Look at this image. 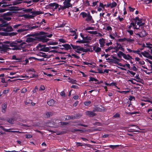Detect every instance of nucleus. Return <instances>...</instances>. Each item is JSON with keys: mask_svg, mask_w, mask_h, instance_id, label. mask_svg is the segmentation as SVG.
Listing matches in <instances>:
<instances>
[{"mask_svg": "<svg viewBox=\"0 0 152 152\" xmlns=\"http://www.w3.org/2000/svg\"><path fill=\"white\" fill-rule=\"evenodd\" d=\"M42 42H46L49 40V39L46 38L45 36H43Z\"/></svg>", "mask_w": 152, "mask_h": 152, "instance_id": "nucleus-34", "label": "nucleus"}, {"mask_svg": "<svg viewBox=\"0 0 152 152\" xmlns=\"http://www.w3.org/2000/svg\"><path fill=\"white\" fill-rule=\"evenodd\" d=\"M70 45L71 46V47H72V48L74 49H77V48L79 47L78 45H75L72 44H71Z\"/></svg>", "mask_w": 152, "mask_h": 152, "instance_id": "nucleus-60", "label": "nucleus"}, {"mask_svg": "<svg viewBox=\"0 0 152 152\" xmlns=\"http://www.w3.org/2000/svg\"><path fill=\"white\" fill-rule=\"evenodd\" d=\"M76 146L77 147H79L80 146H87L88 147L90 145L88 144H86L84 143H82L80 142H76Z\"/></svg>", "mask_w": 152, "mask_h": 152, "instance_id": "nucleus-15", "label": "nucleus"}, {"mask_svg": "<svg viewBox=\"0 0 152 152\" xmlns=\"http://www.w3.org/2000/svg\"><path fill=\"white\" fill-rule=\"evenodd\" d=\"M45 45H42L40 44H39V47L41 48L40 49V51L44 52H48L49 51V47H46Z\"/></svg>", "mask_w": 152, "mask_h": 152, "instance_id": "nucleus-6", "label": "nucleus"}, {"mask_svg": "<svg viewBox=\"0 0 152 152\" xmlns=\"http://www.w3.org/2000/svg\"><path fill=\"white\" fill-rule=\"evenodd\" d=\"M8 25V23L6 21H4L3 22L2 24H1V26L2 27H7Z\"/></svg>", "mask_w": 152, "mask_h": 152, "instance_id": "nucleus-41", "label": "nucleus"}, {"mask_svg": "<svg viewBox=\"0 0 152 152\" xmlns=\"http://www.w3.org/2000/svg\"><path fill=\"white\" fill-rule=\"evenodd\" d=\"M82 114L80 113H77L75 114V116H74V117L75 118V119H78L80 118L82 116Z\"/></svg>", "mask_w": 152, "mask_h": 152, "instance_id": "nucleus-33", "label": "nucleus"}, {"mask_svg": "<svg viewBox=\"0 0 152 152\" xmlns=\"http://www.w3.org/2000/svg\"><path fill=\"white\" fill-rule=\"evenodd\" d=\"M46 34L45 32L43 31H40L39 33H36L34 34V35L35 36H37L38 35H43Z\"/></svg>", "mask_w": 152, "mask_h": 152, "instance_id": "nucleus-40", "label": "nucleus"}, {"mask_svg": "<svg viewBox=\"0 0 152 152\" xmlns=\"http://www.w3.org/2000/svg\"><path fill=\"white\" fill-rule=\"evenodd\" d=\"M44 12L42 11H35L33 12V14L34 15H38L40 14H43Z\"/></svg>", "mask_w": 152, "mask_h": 152, "instance_id": "nucleus-24", "label": "nucleus"}, {"mask_svg": "<svg viewBox=\"0 0 152 152\" xmlns=\"http://www.w3.org/2000/svg\"><path fill=\"white\" fill-rule=\"evenodd\" d=\"M4 31L7 32H10L13 31L12 27L10 26H7L6 28L5 29Z\"/></svg>", "mask_w": 152, "mask_h": 152, "instance_id": "nucleus-23", "label": "nucleus"}, {"mask_svg": "<svg viewBox=\"0 0 152 152\" xmlns=\"http://www.w3.org/2000/svg\"><path fill=\"white\" fill-rule=\"evenodd\" d=\"M23 0H16L14 1L13 2V4L16 5L20 4L22 2V1Z\"/></svg>", "mask_w": 152, "mask_h": 152, "instance_id": "nucleus-26", "label": "nucleus"}, {"mask_svg": "<svg viewBox=\"0 0 152 152\" xmlns=\"http://www.w3.org/2000/svg\"><path fill=\"white\" fill-rule=\"evenodd\" d=\"M141 54L144 57L147 58H148L149 56L150 55L148 52H147L146 51H145L144 52H141Z\"/></svg>", "mask_w": 152, "mask_h": 152, "instance_id": "nucleus-20", "label": "nucleus"}, {"mask_svg": "<svg viewBox=\"0 0 152 152\" xmlns=\"http://www.w3.org/2000/svg\"><path fill=\"white\" fill-rule=\"evenodd\" d=\"M87 32L91 34H96L98 33V32L96 31H87Z\"/></svg>", "mask_w": 152, "mask_h": 152, "instance_id": "nucleus-48", "label": "nucleus"}, {"mask_svg": "<svg viewBox=\"0 0 152 152\" xmlns=\"http://www.w3.org/2000/svg\"><path fill=\"white\" fill-rule=\"evenodd\" d=\"M71 0H64L63 2V4L67 8H68L70 7H72V5L70 3Z\"/></svg>", "mask_w": 152, "mask_h": 152, "instance_id": "nucleus-7", "label": "nucleus"}, {"mask_svg": "<svg viewBox=\"0 0 152 152\" xmlns=\"http://www.w3.org/2000/svg\"><path fill=\"white\" fill-rule=\"evenodd\" d=\"M12 15V13L11 12H7L6 13H4L2 15H5V16H10V15Z\"/></svg>", "mask_w": 152, "mask_h": 152, "instance_id": "nucleus-49", "label": "nucleus"}, {"mask_svg": "<svg viewBox=\"0 0 152 152\" xmlns=\"http://www.w3.org/2000/svg\"><path fill=\"white\" fill-rule=\"evenodd\" d=\"M117 55L120 58H121V57L122 56H123V57L125 59H129L127 57H126V55L122 52L121 51H119L118 52V53L117 54Z\"/></svg>", "mask_w": 152, "mask_h": 152, "instance_id": "nucleus-11", "label": "nucleus"}, {"mask_svg": "<svg viewBox=\"0 0 152 152\" xmlns=\"http://www.w3.org/2000/svg\"><path fill=\"white\" fill-rule=\"evenodd\" d=\"M91 40V37H88V36H86V37H83V40H85L86 41H87L88 42V43L90 42V40Z\"/></svg>", "mask_w": 152, "mask_h": 152, "instance_id": "nucleus-28", "label": "nucleus"}, {"mask_svg": "<svg viewBox=\"0 0 152 152\" xmlns=\"http://www.w3.org/2000/svg\"><path fill=\"white\" fill-rule=\"evenodd\" d=\"M58 44L57 42H53V41H50L48 43V45H56Z\"/></svg>", "mask_w": 152, "mask_h": 152, "instance_id": "nucleus-36", "label": "nucleus"}, {"mask_svg": "<svg viewBox=\"0 0 152 152\" xmlns=\"http://www.w3.org/2000/svg\"><path fill=\"white\" fill-rule=\"evenodd\" d=\"M58 41L62 43H65L66 41L64 39H58Z\"/></svg>", "mask_w": 152, "mask_h": 152, "instance_id": "nucleus-62", "label": "nucleus"}, {"mask_svg": "<svg viewBox=\"0 0 152 152\" xmlns=\"http://www.w3.org/2000/svg\"><path fill=\"white\" fill-rule=\"evenodd\" d=\"M1 45H2V48L0 50L1 51H3L4 52H5L11 49V48H8V47L5 45L1 44Z\"/></svg>", "mask_w": 152, "mask_h": 152, "instance_id": "nucleus-9", "label": "nucleus"}, {"mask_svg": "<svg viewBox=\"0 0 152 152\" xmlns=\"http://www.w3.org/2000/svg\"><path fill=\"white\" fill-rule=\"evenodd\" d=\"M47 104L50 106H53L54 104V101L51 99L47 102Z\"/></svg>", "mask_w": 152, "mask_h": 152, "instance_id": "nucleus-22", "label": "nucleus"}, {"mask_svg": "<svg viewBox=\"0 0 152 152\" xmlns=\"http://www.w3.org/2000/svg\"><path fill=\"white\" fill-rule=\"evenodd\" d=\"M126 73L127 74L130 73L133 76H134L136 74L135 72H134L132 71H130L129 70H128L127 71Z\"/></svg>", "mask_w": 152, "mask_h": 152, "instance_id": "nucleus-44", "label": "nucleus"}, {"mask_svg": "<svg viewBox=\"0 0 152 152\" xmlns=\"http://www.w3.org/2000/svg\"><path fill=\"white\" fill-rule=\"evenodd\" d=\"M22 42L23 41L22 40H17L16 41H13V42H15L17 44V47H18V46L20 45V49L15 50H20L22 48L25 47L26 43L25 42Z\"/></svg>", "mask_w": 152, "mask_h": 152, "instance_id": "nucleus-2", "label": "nucleus"}, {"mask_svg": "<svg viewBox=\"0 0 152 152\" xmlns=\"http://www.w3.org/2000/svg\"><path fill=\"white\" fill-rule=\"evenodd\" d=\"M40 54L38 55V56L41 57H42L45 58H49V56L47 55L45 53L40 52Z\"/></svg>", "mask_w": 152, "mask_h": 152, "instance_id": "nucleus-21", "label": "nucleus"}, {"mask_svg": "<svg viewBox=\"0 0 152 152\" xmlns=\"http://www.w3.org/2000/svg\"><path fill=\"white\" fill-rule=\"evenodd\" d=\"M94 125H97V126H102V124L99 122H96L93 124Z\"/></svg>", "mask_w": 152, "mask_h": 152, "instance_id": "nucleus-51", "label": "nucleus"}, {"mask_svg": "<svg viewBox=\"0 0 152 152\" xmlns=\"http://www.w3.org/2000/svg\"><path fill=\"white\" fill-rule=\"evenodd\" d=\"M7 121L9 123L11 124H13V119L12 118H9L7 120Z\"/></svg>", "mask_w": 152, "mask_h": 152, "instance_id": "nucleus-54", "label": "nucleus"}, {"mask_svg": "<svg viewBox=\"0 0 152 152\" xmlns=\"http://www.w3.org/2000/svg\"><path fill=\"white\" fill-rule=\"evenodd\" d=\"M35 39L34 38L31 37H28L26 38V42L28 43H30L31 42H33L34 41Z\"/></svg>", "mask_w": 152, "mask_h": 152, "instance_id": "nucleus-18", "label": "nucleus"}, {"mask_svg": "<svg viewBox=\"0 0 152 152\" xmlns=\"http://www.w3.org/2000/svg\"><path fill=\"white\" fill-rule=\"evenodd\" d=\"M49 50L51 49H58L59 47L58 46L49 47Z\"/></svg>", "mask_w": 152, "mask_h": 152, "instance_id": "nucleus-53", "label": "nucleus"}, {"mask_svg": "<svg viewBox=\"0 0 152 152\" xmlns=\"http://www.w3.org/2000/svg\"><path fill=\"white\" fill-rule=\"evenodd\" d=\"M43 36H40L39 37H36V38L39 41L42 42V39L43 38Z\"/></svg>", "mask_w": 152, "mask_h": 152, "instance_id": "nucleus-57", "label": "nucleus"}, {"mask_svg": "<svg viewBox=\"0 0 152 152\" xmlns=\"http://www.w3.org/2000/svg\"><path fill=\"white\" fill-rule=\"evenodd\" d=\"M1 16L3 17V18L4 20L7 21L10 20L12 19L11 18L10 16L5 15H2Z\"/></svg>", "mask_w": 152, "mask_h": 152, "instance_id": "nucleus-19", "label": "nucleus"}, {"mask_svg": "<svg viewBox=\"0 0 152 152\" xmlns=\"http://www.w3.org/2000/svg\"><path fill=\"white\" fill-rule=\"evenodd\" d=\"M0 128L3 130L5 132H12L13 133H21V132L19 131H10V129H7L4 128L3 126H0Z\"/></svg>", "mask_w": 152, "mask_h": 152, "instance_id": "nucleus-10", "label": "nucleus"}, {"mask_svg": "<svg viewBox=\"0 0 152 152\" xmlns=\"http://www.w3.org/2000/svg\"><path fill=\"white\" fill-rule=\"evenodd\" d=\"M137 25L139 26V27H141L144 25L145 23H142V19L141 20V21L137 22Z\"/></svg>", "mask_w": 152, "mask_h": 152, "instance_id": "nucleus-25", "label": "nucleus"}, {"mask_svg": "<svg viewBox=\"0 0 152 152\" xmlns=\"http://www.w3.org/2000/svg\"><path fill=\"white\" fill-rule=\"evenodd\" d=\"M64 48V49L66 50H71L72 49L70 45L68 44H65L62 45Z\"/></svg>", "mask_w": 152, "mask_h": 152, "instance_id": "nucleus-12", "label": "nucleus"}, {"mask_svg": "<svg viewBox=\"0 0 152 152\" xmlns=\"http://www.w3.org/2000/svg\"><path fill=\"white\" fill-rule=\"evenodd\" d=\"M38 77V75H37L32 74V76H30V78H37Z\"/></svg>", "mask_w": 152, "mask_h": 152, "instance_id": "nucleus-63", "label": "nucleus"}, {"mask_svg": "<svg viewBox=\"0 0 152 152\" xmlns=\"http://www.w3.org/2000/svg\"><path fill=\"white\" fill-rule=\"evenodd\" d=\"M10 0H3L1 2H0V6L2 7H6L10 5L11 4L9 2Z\"/></svg>", "mask_w": 152, "mask_h": 152, "instance_id": "nucleus-5", "label": "nucleus"}, {"mask_svg": "<svg viewBox=\"0 0 152 152\" xmlns=\"http://www.w3.org/2000/svg\"><path fill=\"white\" fill-rule=\"evenodd\" d=\"M113 62L115 64H118V65H119L121 66L125 67V65H124H124L122 64H121L120 62H118L116 61H113Z\"/></svg>", "mask_w": 152, "mask_h": 152, "instance_id": "nucleus-45", "label": "nucleus"}, {"mask_svg": "<svg viewBox=\"0 0 152 152\" xmlns=\"http://www.w3.org/2000/svg\"><path fill=\"white\" fill-rule=\"evenodd\" d=\"M69 82L72 84H77V81L76 80L73 79H71Z\"/></svg>", "mask_w": 152, "mask_h": 152, "instance_id": "nucleus-55", "label": "nucleus"}, {"mask_svg": "<svg viewBox=\"0 0 152 152\" xmlns=\"http://www.w3.org/2000/svg\"><path fill=\"white\" fill-rule=\"evenodd\" d=\"M89 78H90V79L88 81L89 82L94 81L96 82V81H98V80L97 79L95 78L94 77H89Z\"/></svg>", "mask_w": 152, "mask_h": 152, "instance_id": "nucleus-35", "label": "nucleus"}, {"mask_svg": "<svg viewBox=\"0 0 152 152\" xmlns=\"http://www.w3.org/2000/svg\"><path fill=\"white\" fill-rule=\"evenodd\" d=\"M116 44L118 45V49L119 50V49H120L122 51H123L124 50V48H123L122 46L120 43L117 42L116 43Z\"/></svg>", "mask_w": 152, "mask_h": 152, "instance_id": "nucleus-30", "label": "nucleus"}, {"mask_svg": "<svg viewBox=\"0 0 152 152\" xmlns=\"http://www.w3.org/2000/svg\"><path fill=\"white\" fill-rule=\"evenodd\" d=\"M54 6H55L54 9H56L58 7L59 5L56 2L50 3L49 4L47 5L45 8L46 9H51V7H53Z\"/></svg>", "mask_w": 152, "mask_h": 152, "instance_id": "nucleus-4", "label": "nucleus"}, {"mask_svg": "<svg viewBox=\"0 0 152 152\" xmlns=\"http://www.w3.org/2000/svg\"><path fill=\"white\" fill-rule=\"evenodd\" d=\"M143 99H142V100L145 102H150V100L151 99L148 98V97H143Z\"/></svg>", "mask_w": 152, "mask_h": 152, "instance_id": "nucleus-37", "label": "nucleus"}, {"mask_svg": "<svg viewBox=\"0 0 152 152\" xmlns=\"http://www.w3.org/2000/svg\"><path fill=\"white\" fill-rule=\"evenodd\" d=\"M85 113L86 115L89 116L90 117H93L96 115V114L90 110H87L86 111Z\"/></svg>", "mask_w": 152, "mask_h": 152, "instance_id": "nucleus-8", "label": "nucleus"}, {"mask_svg": "<svg viewBox=\"0 0 152 152\" xmlns=\"http://www.w3.org/2000/svg\"><path fill=\"white\" fill-rule=\"evenodd\" d=\"M59 6H60V7L58 8V9L59 11H60L61 10H63L64 9L67 8L64 5V6L59 5Z\"/></svg>", "mask_w": 152, "mask_h": 152, "instance_id": "nucleus-32", "label": "nucleus"}, {"mask_svg": "<svg viewBox=\"0 0 152 152\" xmlns=\"http://www.w3.org/2000/svg\"><path fill=\"white\" fill-rule=\"evenodd\" d=\"M66 118H65L66 120H68L69 119H75V118L74 117V116L72 115H67L66 116Z\"/></svg>", "mask_w": 152, "mask_h": 152, "instance_id": "nucleus-29", "label": "nucleus"}, {"mask_svg": "<svg viewBox=\"0 0 152 152\" xmlns=\"http://www.w3.org/2000/svg\"><path fill=\"white\" fill-rule=\"evenodd\" d=\"M17 34V33L12 32L9 33V35L11 37L16 35Z\"/></svg>", "mask_w": 152, "mask_h": 152, "instance_id": "nucleus-50", "label": "nucleus"}, {"mask_svg": "<svg viewBox=\"0 0 152 152\" xmlns=\"http://www.w3.org/2000/svg\"><path fill=\"white\" fill-rule=\"evenodd\" d=\"M76 42L79 43H88V41L83 40L77 41Z\"/></svg>", "mask_w": 152, "mask_h": 152, "instance_id": "nucleus-31", "label": "nucleus"}, {"mask_svg": "<svg viewBox=\"0 0 152 152\" xmlns=\"http://www.w3.org/2000/svg\"><path fill=\"white\" fill-rule=\"evenodd\" d=\"M31 26L30 25H28L26 26L25 28H26V29H25V30H26V31L28 30H31Z\"/></svg>", "mask_w": 152, "mask_h": 152, "instance_id": "nucleus-43", "label": "nucleus"}, {"mask_svg": "<svg viewBox=\"0 0 152 152\" xmlns=\"http://www.w3.org/2000/svg\"><path fill=\"white\" fill-rule=\"evenodd\" d=\"M126 40H127V38H124L122 39H118V41L119 42H121L126 41Z\"/></svg>", "mask_w": 152, "mask_h": 152, "instance_id": "nucleus-56", "label": "nucleus"}, {"mask_svg": "<svg viewBox=\"0 0 152 152\" xmlns=\"http://www.w3.org/2000/svg\"><path fill=\"white\" fill-rule=\"evenodd\" d=\"M119 145H110L108 146L110 148H112L113 149H114L116 148L119 147Z\"/></svg>", "mask_w": 152, "mask_h": 152, "instance_id": "nucleus-39", "label": "nucleus"}, {"mask_svg": "<svg viewBox=\"0 0 152 152\" xmlns=\"http://www.w3.org/2000/svg\"><path fill=\"white\" fill-rule=\"evenodd\" d=\"M8 10L11 11H14L17 10V9L16 8L14 7H9V9Z\"/></svg>", "mask_w": 152, "mask_h": 152, "instance_id": "nucleus-42", "label": "nucleus"}, {"mask_svg": "<svg viewBox=\"0 0 152 152\" xmlns=\"http://www.w3.org/2000/svg\"><path fill=\"white\" fill-rule=\"evenodd\" d=\"M45 114L47 117L48 118L52 116L53 115V112L48 111L46 112Z\"/></svg>", "mask_w": 152, "mask_h": 152, "instance_id": "nucleus-27", "label": "nucleus"}, {"mask_svg": "<svg viewBox=\"0 0 152 152\" xmlns=\"http://www.w3.org/2000/svg\"><path fill=\"white\" fill-rule=\"evenodd\" d=\"M141 28L142 30V31L140 33L136 34V35L139 36L140 38H143L146 36L147 34V33L146 31L144 30V27H141Z\"/></svg>", "mask_w": 152, "mask_h": 152, "instance_id": "nucleus-3", "label": "nucleus"}, {"mask_svg": "<svg viewBox=\"0 0 152 152\" xmlns=\"http://www.w3.org/2000/svg\"><path fill=\"white\" fill-rule=\"evenodd\" d=\"M80 15H82L83 17V18H84L85 17H87L88 15L86 12H83L80 13Z\"/></svg>", "mask_w": 152, "mask_h": 152, "instance_id": "nucleus-47", "label": "nucleus"}, {"mask_svg": "<svg viewBox=\"0 0 152 152\" xmlns=\"http://www.w3.org/2000/svg\"><path fill=\"white\" fill-rule=\"evenodd\" d=\"M147 113L149 114H152V109L150 108L148 109L147 110Z\"/></svg>", "mask_w": 152, "mask_h": 152, "instance_id": "nucleus-64", "label": "nucleus"}, {"mask_svg": "<svg viewBox=\"0 0 152 152\" xmlns=\"http://www.w3.org/2000/svg\"><path fill=\"white\" fill-rule=\"evenodd\" d=\"M96 107L98 112H102V111H104L105 110V108L101 105H98L96 106Z\"/></svg>", "mask_w": 152, "mask_h": 152, "instance_id": "nucleus-14", "label": "nucleus"}, {"mask_svg": "<svg viewBox=\"0 0 152 152\" xmlns=\"http://www.w3.org/2000/svg\"><path fill=\"white\" fill-rule=\"evenodd\" d=\"M83 52L86 53L88 52H93V50H90V49H84L83 48L82 51Z\"/></svg>", "mask_w": 152, "mask_h": 152, "instance_id": "nucleus-38", "label": "nucleus"}, {"mask_svg": "<svg viewBox=\"0 0 152 152\" xmlns=\"http://www.w3.org/2000/svg\"><path fill=\"white\" fill-rule=\"evenodd\" d=\"M91 103V101H86L84 102V104L86 106H88Z\"/></svg>", "mask_w": 152, "mask_h": 152, "instance_id": "nucleus-59", "label": "nucleus"}, {"mask_svg": "<svg viewBox=\"0 0 152 152\" xmlns=\"http://www.w3.org/2000/svg\"><path fill=\"white\" fill-rule=\"evenodd\" d=\"M5 43L7 44H10V45H7V47H11L13 48L11 49L12 50H14L16 49H20V45L18 46V47H17V44L15 42H10L9 41H6L5 42Z\"/></svg>", "mask_w": 152, "mask_h": 152, "instance_id": "nucleus-1", "label": "nucleus"}, {"mask_svg": "<svg viewBox=\"0 0 152 152\" xmlns=\"http://www.w3.org/2000/svg\"><path fill=\"white\" fill-rule=\"evenodd\" d=\"M117 5V3L115 1H113L111 3V8H113L115 7Z\"/></svg>", "mask_w": 152, "mask_h": 152, "instance_id": "nucleus-46", "label": "nucleus"}, {"mask_svg": "<svg viewBox=\"0 0 152 152\" xmlns=\"http://www.w3.org/2000/svg\"><path fill=\"white\" fill-rule=\"evenodd\" d=\"M101 50V49L99 47H97L95 50V52L97 53H99Z\"/></svg>", "mask_w": 152, "mask_h": 152, "instance_id": "nucleus-61", "label": "nucleus"}, {"mask_svg": "<svg viewBox=\"0 0 152 152\" xmlns=\"http://www.w3.org/2000/svg\"><path fill=\"white\" fill-rule=\"evenodd\" d=\"M105 39L102 38L99 40V43L100 45V46L101 48H103L104 45L105 43Z\"/></svg>", "mask_w": 152, "mask_h": 152, "instance_id": "nucleus-13", "label": "nucleus"}, {"mask_svg": "<svg viewBox=\"0 0 152 152\" xmlns=\"http://www.w3.org/2000/svg\"><path fill=\"white\" fill-rule=\"evenodd\" d=\"M113 46H110L107 49H105V51L106 52H107L108 51L110 50H112L113 49Z\"/></svg>", "mask_w": 152, "mask_h": 152, "instance_id": "nucleus-58", "label": "nucleus"}, {"mask_svg": "<svg viewBox=\"0 0 152 152\" xmlns=\"http://www.w3.org/2000/svg\"><path fill=\"white\" fill-rule=\"evenodd\" d=\"M87 18L86 19V20L87 22L91 21L93 20L92 17L91 16L90 13L89 12L87 16Z\"/></svg>", "mask_w": 152, "mask_h": 152, "instance_id": "nucleus-17", "label": "nucleus"}, {"mask_svg": "<svg viewBox=\"0 0 152 152\" xmlns=\"http://www.w3.org/2000/svg\"><path fill=\"white\" fill-rule=\"evenodd\" d=\"M7 103H4L2 105L1 111L3 113H4L7 108Z\"/></svg>", "mask_w": 152, "mask_h": 152, "instance_id": "nucleus-16", "label": "nucleus"}, {"mask_svg": "<svg viewBox=\"0 0 152 152\" xmlns=\"http://www.w3.org/2000/svg\"><path fill=\"white\" fill-rule=\"evenodd\" d=\"M102 129V127H100L95 128L93 129V130L94 131H101Z\"/></svg>", "mask_w": 152, "mask_h": 152, "instance_id": "nucleus-52", "label": "nucleus"}]
</instances>
